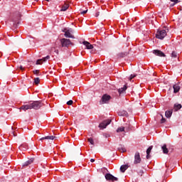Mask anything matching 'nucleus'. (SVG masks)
Listing matches in <instances>:
<instances>
[{"label":"nucleus","instance_id":"1","mask_svg":"<svg viewBox=\"0 0 182 182\" xmlns=\"http://www.w3.org/2000/svg\"><path fill=\"white\" fill-rule=\"evenodd\" d=\"M43 106V103L42 101H33L32 103L22 105L20 107L21 110H29L31 109H34V110H38V109H41Z\"/></svg>","mask_w":182,"mask_h":182},{"label":"nucleus","instance_id":"2","mask_svg":"<svg viewBox=\"0 0 182 182\" xmlns=\"http://www.w3.org/2000/svg\"><path fill=\"white\" fill-rule=\"evenodd\" d=\"M167 32H168V29L158 30L156 33V38H157V39H164V38L167 36Z\"/></svg>","mask_w":182,"mask_h":182},{"label":"nucleus","instance_id":"3","mask_svg":"<svg viewBox=\"0 0 182 182\" xmlns=\"http://www.w3.org/2000/svg\"><path fill=\"white\" fill-rule=\"evenodd\" d=\"M112 97L107 94L102 95L101 100L100 101V105H105V103H109Z\"/></svg>","mask_w":182,"mask_h":182},{"label":"nucleus","instance_id":"4","mask_svg":"<svg viewBox=\"0 0 182 182\" xmlns=\"http://www.w3.org/2000/svg\"><path fill=\"white\" fill-rule=\"evenodd\" d=\"M60 43H61L63 48H69V46H70V45H73L72 41H70L68 38H62L60 40Z\"/></svg>","mask_w":182,"mask_h":182},{"label":"nucleus","instance_id":"5","mask_svg":"<svg viewBox=\"0 0 182 182\" xmlns=\"http://www.w3.org/2000/svg\"><path fill=\"white\" fill-rule=\"evenodd\" d=\"M110 123H112V119H106L100 124L99 127L100 129H106Z\"/></svg>","mask_w":182,"mask_h":182},{"label":"nucleus","instance_id":"6","mask_svg":"<svg viewBox=\"0 0 182 182\" xmlns=\"http://www.w3.org/2000/svg\"><path fill=\"white\" fill-rule=\"evenodd\" d=\"M105 178L107 181H117L119 178H116L111 173H107L105 175Z\"/></svg>","mask_w":182,"mask_h":182},{"label":"nucleus","instance_id":"7","mask_svg":"<svg viewBox=\"0 0 182 182\" xmlns=\"http://www.w3.org/2000/svg\"><path fill=\"white\" fill-rule=\"evenodd\" d=\"M63 32H65V38H72L73 39H75V36L73 35H72V33H70L72 32V29H67V28H64V30L63 31Z\"/></svg>","mask_w":182,"mask_h":182},{"label":"nucleus","instance_id":"8","mask_svg":"<svg viewBox=\"0 0 182 182\" xmlns=\"http://www.w3.org/2000/svg\"><path fill=\"white\" fill-rule=\"evenodd\" d=\"M141 163V158L140 157V153L136 152L134 155V164H140Z\"/></svg>","mask_w":182,"mask_h":182},{"label":"nucleus","instance_id":"9","mask_svg":"<svg viewBox=\"0 0 182 182\" xmlns=\"http://www.w3.org/2000/svg\"><path fill=\"white\" fill-rule=\"evenodd\" d=\"M153 53H154V55H156V56H160L161 58H164V56H166L164 53H163L160 50H154Z\"/></svg>","mask_w":182,"mask_h":182},{"label":"nucleus","instance_id":"10","mask_svg":"<svg viewBox=\"0 0 182 182\" xmlns=\"http://www.w3.org/2000/svg\"><path fill=\"white\" fill-rule=\"evenodd\" d=\"M50 57L49 55H47L45 58H43L42 59H39L36 61V65H42V63H43V62H46V60H48V59H50Z\"/></svg>","mask_w":182,"mask_h":182},{"label":"nucleus","instance_id":"11","mask_svg":"<svg viewBox=\"0 0 182 182\" xmlns=\"http://www.w3.org/2000/svg\"><path fill=\"white\" fill-rule=\"evenodd\" d=\"M21 18V13H19L18 11H17L15 15L14 16V17L12 18V21L14 22L15 23H16L17 21H19V18Z\"/></svg>","mask_w":182,"mask_h":182},{"label":"nucleus","instance_id":"12","mask_svg":"<svg viewBox=\"0 0 182 182\" xmlns=\"http://www.w3.org/2000/svg\"><path fill=\"white\" fill-rule=\"evenodd\" d=\"M173 93H178L180 92V84H175L173 85Z\"/></svg>","mask_w":182,"mask_h":182},{"label":"nucleus","instance_id":"13","mask_svg":"<svg viewBox=\"0 0 182 182\" xmlns=\"http://www.w3.org/2000/svg\"><path fill=\"white\" fill-rule=\"evenodd\" d=\"M82 44L85 46L86 49H93V45L87 41H83Z\"/></svg>","mask_w":182,"mask_h":182},{"label":"nucleus","instance_id":"14","mask_svg":"<svg viewBox=\"0 0 182 182\" xmlns=\"http://www.w3.org/2000/svg\"><path fill=\"white\" fill-rule=\"evenodd\" d=\"M151 150H153V146H150L147 150H146V159L149 160L151 156L150 155V153H151Z\"/></svg>","mask_w":182,"mask_h":182},{"label":"nucleus","instance_id":"15","mask_svg":"<svg viewBox=\"0 0 182 182\" xmlns=\"http://www.w3.org/2000/svg\"><path fill=\"white\" fill-rule=\"evenodd\" d=\"M56 138V136H44L42 137L40 140H55V139Z\"/></svg>","mask_w":182,"mask_h":182},{"label":"nucleus","instance_id":"16","mask_svg":"<svg viewBox=\"0 0 182 182\" xmlns=\"http://www.w3.org/2000/svg\"><path fill=\"white\" fill-rule=\"evenodd\" d=\"M19 150H21L23 151H25L28 150V144H23L18 147Z\"/></svg>","mask_w":182,"mask_h":182},{"label":"nucleus","instance_id":"17","mask_svg":"<svg viewBox=\"0 0 182 182\" xmlns=\"http://www.w3.org/2000/svg\"><path fill=\"white\" fill-rule=\"evenodd\" d=\"M126 90H127V85H124L123 87H121L118 90V92L119 93V95H122V93H124Z\"/></svg>","mask_w":182,"mask_h":182},{"label":"nucleus","instance_id":"18","mask_svg":"<svg viewBox=\"0 0 182 182\" xmlns=\"http://www.w3.org/2000/svg\"><path fill=\"white\" fill-rule=\"evenodd\" d=\"M69 9V4L65 3L64 5L61 7V11L65 12V11H68Z\"/></svg>","mask_w":182,"mask_h":182},{"label":"nucleus","instance_id":"19","mask_svg":"<svg viewBox=\"0 0 182 182\" xmlns=\"http://www.w3.org/2000/svg\"><path fill=\"white\" fill-rule=\"evenodd\" d=\"M32 163H33V159H31L28 161H26L23 164V167H28V166H29V164H32Z\"/></svg>","mask_w":182,"mask_h":182},{"label":"nucleus","instance_id":"20","mask_svg":"<svg viewBox=\"0 0 182 182\" xmlns=\"http://www.w3.org/2000/svg\"><path fill=\"white\" fill-rule=\"evenodd\" d=\"M181 107H182L181 104H175L173 107V110L175 112H178V110H180Z\"/></svg>","mask_w":182,"mask_h":182},{"label":"nucleus","instance_id":"21","mask_svg":"<svg viewBox=\"0 0 182 182\" xmlns=\"http://www.w3.org/2000/svg\"><path fill=\"white\" fill-rule=\"evenodd\" d=\"M162 150H163V153L164 154H168V149H167V145L166 144H164L161 147Z\"/></svg>","mask_w":182,"mask_h":182},{"label":"nucleus","instance_id":"22","mask_svg":"<svg viewBox=\"0 0 182 182\" xmlns=\"http://www.w3.org/2000/svg\"><path fill=\"white\" fill-rule=\"evenodd\" d=\"M171 114H173V109L166 111L165 112L166 117L168 119L171 117Z\"/></svg>","mask_w":182,"mask_h":182},{"label":"nucleus","instance_id":"23","mask_svg":"<svg viewBox=\"0 0 182 182\" xmlns=\"http://www.w3.org/2000/svg\"><path fill=\"white\" fill-rule=\"evenodd\" d=\"M127 168H129V166L128 165H122L120 167V171L122 173H124V171H126V170H127Z\"/></svg>","mask_w":182,"mask_h":182},{"label":"nucleus","instance_id":"24","mask_svg":"<svg viewBox=\"0 0 182 182\" xmlns=\"http://www.w3.org/2000/svg\"><path fill=\"white\" fill-rule=\"evenodd\" d=\"M118 116H127V112L125 110L118 112Z\"/></svg>","mask_w":182,"mask_h":182},{"label":"nucleus","instance_id":"25","mask_svg":"<svg viewBox=\"0 0 182 182\" xmlns=\"http://www.w3.org/2000/svg\"><path fill=\"white\" fill-rule=\"evenodd\" d=\"M40 82H41V80L39 79V77L34 78L35 85H39Z\"/></svg>","mask_w":182,"mask_h":182},{"label":"nucleus","instance_id":"26","mask_svg":"<svg viewBox=\"0 0 182 182\" xmlns=\"http://www.w3.org/2000/svg\"><path fill=\"white\" fill-rule=\"evenodd\" d=\"M88 141L92 144V146H95V141H93V138H88Z\"/></svg>","mask_w":182,"mask_h":182},{"label":"nucleus","instance_id":"27","mask_svg":"<svg viewBox=\"0 0 182 182\" xmlns=\"http://www.w3.org/2000/svg\"><path fill=\"white\" fill-rule=\"evenodd\" d=\"M117 133H119V132H124V127H120L117 129Z\"/></svg>","mask_w":182,"mask_h":182},{"label":"nucleus","instance_id":"28","mask_svg":"<svg viewBox=\"0 0 182 182\" xmlns=\"http://www.w3.org/2000/svg\"><path fill=\"white\" fill-rule=\"evenodd\" d=\"M171 58H177V53H176V51L172 52Z\"/></svg>","mask_w":182,"mask_h":182},{"label":"nucleus","instance_id":"29","mask_svg":"<svg viewBox=\"0 0 182 182\" xmlns=\"http://www.w3.org/2000/svg\"><path fill=\"white\" fill-rule=\"evenodd\" d=\"M67 105L68 106H72V105H73V100H69L68 102H67Z\"/></svg>","mask_w":182,"mask_h":182},{"label":"nucleus","instance_id":"30","mask_svg":"<svg viewBox=\"0 0 182 182\" xmlns=\"http://www.w3.org/2000/svg\"><path fill=\"white\" fill-rule=\"evenodd\" d=\"M54 50V52H55V53L56 55H59V50L55 49V48H54L52 50Z\"/></svg>","mask_w":182,"mask_h":182},{"label":"nucleus","instance_id":"31","mask_svg":"<svg viewBox=\"0 0 182 182\" xmlns=\"http://www.w3.org/2000/svg\"><path fill=\"white\" fill-rule=\"evenodd\" d=\"M33 72L34 75H39V70H35Z\"/></svg>","mask_w":182,"mask_h":182},{"label":"nucleus","instance_id":"32","mask_svg":"<svg viewBox=\"0 0 182 182\" xmlns=\"http://www.w3.org/2000/svg\"><path fill=\"white\" fill-rule=\"evenodd\" d=\"M134 77H136V75H131L130 77H129V80H132V79H134Z\"/></svg>","mask_w":182,"mask_h":182},{"label":"nucleus","instance_id":"33","mask_svg":"<svg viewBox=\"0 0 182 182\" xmlns=\"http://www.w3.org/2000/svg\"><path fill=\"white\" fill-rule=\"evenodd\" d=\"M171 2H175V4H178V2H180V1L178 0H170Z\"/></svg>","mask_w":182,"mask_h":182},{"label":"nucleus","instance_id":"34","mask_svg":"<svg viewBox=\"0 0 182 182\" xmlns=\"http://www.w3.org/2000/svg\"><path fill=\"white\" fill-rule=\"evenodd\" d=\"M161 123H166V119L165 118H162L161 119Z\"/></svg>","mask_w":182,"mask_h":182},{"label":"nucleus","instance_id":"35","mask_svg":"<svg viewBox=\"0 0 182 182\" xmlns=\"http://www.w3.org/2000/svg\"><path fill=\"white\" fill-rule=\"evenodd\" d=\"M81 14H82V15H85V14H87V10L82 11L81 12Z\"/></svg>","mask_w":182,"mask_h":182},{"label":"nucleus","instance_id":"36","mask_svg":"<svg viewBox=\"0 0 182 182\" xmlns=\"http://www.w3.org/2000/svg\"><path fill=\"white\" fill-rule=\"evenodd\" d=\"M20 69H21V70H22V72H23V70H25V68H23L22 65L20 66Z\"/></svg>","mask_w":182,"mask_h":182},{"label":"nucleus","instance_id":"37","mask_svg":"<svg viewBox=\"0 0 182 182\" xmlns=\"http://www.w3.org/2000/svg\"><path fill=\"white\" fill-rule=\"evenodd\" d=\"M99 15H100V12H97V13L95 14V16H96V17L99 16Z\"/></svg>","mask_w":182,"mask_h":182},{"label":"nucleus","instance_id":"38","mask_svg":"<svg viewBox=\"0 0 182 182\" xmlns=\"http://www.w3.org/2000/svg\"><path fill=\"white\" fill-rule=\"evenodd\" d=\"M176 4H177V3L173 2V4H171V6H174V5H176Z\"/></svg>","mask_w":182,"mask_h":182},{"label":"nucleus","instance_id":"39","mask_svg":"<svg viewBox=\"0 0 182 182\" xmlns=\"http://www.w3.org/2000/svg\"><path fill=\"white\" fill-rule=\"evenodd\" d=\"M90 161H91V163H95V159H91Z\"/></svg>","mask_w":182,"mask_h":182},{"label":"nucleus","instance_id":"40","mask_svg":"<svg viewBox=\"0 0 182 182\" xmlns=\"http://www.w3.org/2000/svg\"><path fill=\"white\" fill-rule=\"evenodd\" d=\"M46 1H47V2H49V0H46Z\"/></svg>","mask_w":182,"mask_h":182},{"label":"nucleus","instance_id":"41","mask_svg":"<svg viewBox=\"0 0 182 182\" xmlns=\"http://www.w3.org/2000/svg\"><path fill=\"white\" fill-rule=\"evenodd\" d=\"M122 151H124V149H122Z\"/></svg>","mask_w":182,"mask_h":182},{"label":"nucleus","instance_id":"42","mask_svg":"<svg viewBox=\"0 0 182 182\" xmlns=\"http://www.w3.org/2000/svg\"><path fill=\"white\" fill-rule=\"evenodd\" d=\"M141 173H143V171H141Z\"/></svg>","mask_w":182,"mask_h":182}]
</instances>
